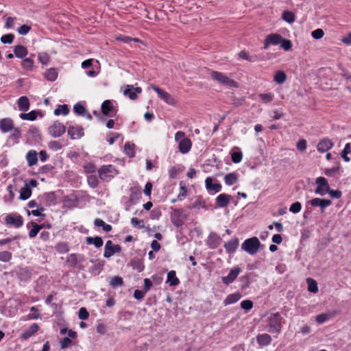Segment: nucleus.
<instances>
[{
	"instance_id": "1",
	"label": "nucleus",
	"mask_w": 351,
	"mask_h": 351,
	"mask_svg": "<svg viewBox=\"0 0 351 351\" xmlns=\"http://www.w3.org/2000/svg\"><path fill=\"white\" fill-rule=\"evenodd\" d=\"M285 319L280 313H271L267 320L268 332L270 333L279 334L281 332Z\"/></svg>"
},
{
	"instance_id": "2",
	"label": "nucleus",
	"mask_w": 351,
	"mask_h": 351,
	"mask_svg": "<svg viewBox=\"0 0 351 351\" xmlns=\"http://www.w3.org/2000/svg\"><path fill=\"white\" fill-rule=\"evenodd\" d=\"M261 246V242L256 237L247 239L241 244V249L250 255L256 254Z\"/></svg>"
},
{
	"instance_id": "3",
	"label": "nucleus",
	"mask_w": 351,
	"mask_h": 351,
	"mask_svg": "<svg viewBox=\"0 0 351 351\" xmlns=\"http://www.w3.org/2000/svg\"><path fill=\"white\" fill-rule=\"evenodd\" d=\"M98 173L101 180H109L117 175L118 171L112 165H103L98 170Z\"/></svg>"
},
{
	"instance_id": "4",
	"label": "nucleus",
	"mask_w": 351,
	"mask_h": 351,
	"mask_svg": "<svg viewBox=\"0 0 351 351\" xmlns=\"http://www.w3.org/2000/svg\"><path fill=\"white\" fill-rule=\"evenodd\" d=\"M210 77L213 80L217 81L219 83L230 86V87H236L237 83L229 78L226 74L218 72V71H212L210 73Z\"/></svg>"
},
{
	"instance_id": "5",
	"label": "nucleus",
	"mask_w": 351,
	"mask_h": 351,
	"mask_svg": "<svg viewBox=\"0 0 351 351\" xmlns=\"http://www.w3.org/2000/svg\"><path fill=\"white\" fill-rule=\"evenodd\" d=\"M315 183L317 185L315 190V193L319 195H324L329 189V184L327 180L324 177H318L316 178Z\"/></svg>"
},
{
	"instance_id": "6",
	"label": "nucleus",
	"mask_w": 351,
	"mask_h": 351,
	"mask_svg": "<svg viewBox=\"0 0 351 351\" xmlns=\"http://www.w3.org/2000/svg\"><path fill=\"white\" fill-rule=\"evenodd\" d=\"M65 126L58 121H55L49 128V133L54 138L60 137L65 132Z\"/></svg>"
},
{
	"instance_id": "7",
	"label": "nucleus",
	"mask_w": 351,
	"mask_h": 351,
	"mask_svg": "<svg viewBox=\"0 0 351 351\" xmlns=\"http://www.w3.org/2000/svg\"><path fill=\"white\" fill-rule=\"evenodd\" d=\"M242 269L240 267L237 266L230 269L227 276H223L221 278V282L226 285H229L232 283L238 276L241 272Z\"/></svg>"
},
{
	"instance_id": "8",
	"label": "nucleus",
	"mask_w": 351,
	"mask_h": 351,
	"mask_svg": "<svg viewBox=\"0 0 351 351\" xmlns=\"http://www.w3.org/2000/svg\"><path fill=\"white\" fill-rule=\"evenodd\" d=\"M149 88L155 90L158 97L163 99L167 104L169 105H173L175 104V99L167 92L153 84L150 85Z\"/></svg>"
},
{
	"instance_id": "9",
	"label": "nucleus",
	"mask_w": 351,
	"mask_h": 351,
	"mask_svg": "<svg viewBox=\"0 0 351 351\" xmlns=\"http://www.w3.org/2000/svg\"><path fill=\"white\" fill-rule=\"evenodd\" d=\"M121 251V247L119 245H113L112 241L108 240L106 241L104 248V256L105 258H110L115 253H119Z\"/></svg>"
},
{
	"instance_id": "10",
	"label": "nucleus",
	"mask_w": 351,
	"mask_h": 351,
	"mask_svg": "<svg viewBox=\"0 0 351 351\" xmlns=\"http://www.w3.org/2000/svg\"><path fill=\"white\" fill-rule=\"evenodd\" d=\"M5 223L10 226L19 228L23 226V219L19 215L9 214L5 217Z\"/></svg>"
},
{
	"instance_id": "11",
	"label": "nucleus",
	"mask_w": 351,
	"mask_h": 351,
	"mask_svg": "<svg viewBox=\"0 0 351 351\" xmlns=\"http://www.w3.org/2000/svg\"><path fill=\"white\" fill-rule=\"evenodd\" d=\"M308 203L314 207H319L321 212L324 213L326 208L332 204V202L327 199H321L319 197L313 198Z\"/></svg>"
},
{
	"instance_id": "12",
	"label": "nucleus",
	"mask_w": 351,
	"mask_h": 351,
	"mask_svg": "<svg viewBox=\"0 0 351 351\" xmlns=\"http://www.w3.org/2000/svg\"><path fill=\"white\" fill-rule=\"evenodd\" d=\"M282 40V37L278 34H269L264 43V49H267L270 45H277L280 43Z\"/></svg>"
},
{
	"instance_id": "13",
	"label": "nucleus",
	"mask_w": 351,
	"mask_h": 351,
	"mask_svg": "<svg viewBox=\"0 0 351 351\" xmlns=\"http://www.w3.org/2000/svg\"><path fill=\"white\" fill-rule=\"evenodd\" d=\"M142 92L141 87L134 88L132 85H127L123 91V94L128 96L130 99L134 100L137 98V94Z\"/></svg>"
},
{
	"instance_id": "14",
	"label": "nucleus",
	"mask_w": 351,
	"mask_h": 351,
	"mask_svg": "<svg viewBox=\"0 0 351 351\" xmlns=\"http://www.w3.org/2000/svg\"><path fill=\"white\" fill-rule=\"evenodd\" d=\"M68 134L71 139H78L84 136V129L81 126H70L68 128Z\"/></svg>"
},
{
	"instance_id": "15",
	"label": "nucleus",
	"mask_w": 351,
	"mask_h": 351,
	"mask_svg": "<svg viewBox=\"0 0 351 351\" xmlns=\"http://www.w3.org/2000/svg\"><path fill=\"white\" fill-rule=\"evenodd\" d=\"M333 145L334 144L330 139L328 138H324L318 143L317 145V149L318 152L321 153H324L328 151L330 149H331L333 147Z\"/></svg>"
},
{
	"instance_id": "16",
	"label": "nucleus",
	"mask_w": 351,
	"mask_h": 351,
	"mask_svg": "<svg viewBox=\"0 0 351 351\" xmlns=\"http://www.w3.org/2000/svg\"><path fill=\"white\" fill-rule=\"evenodd\" d=\"M84 261V256L81 254H71L67 258V263L71 266L80 267Z\"/></svg>"
},
{
	"instance_id": "17",
	"label": "nucleus",
	"mask_w": 351,
	"mask_h": 351,
	"mask_svg": "<svg viewBox=\"0 0 351 351\" xmlns=\"http://www.w3.org/2000/svg\"><path fill=\"white\" fill-rule=\"evenodd\" d=\"M14 128V121L10 118L0 120V129L3 133L9 132Z\"/></svg>"
},
{
	"instance_id": "18",
	"label": "nucleus",
	"mask_w": 351,
	"mask_h": 351,
	"mask_svg": "<svg viewBox=\"0 0 351 351\" xmlns=\"http://www.w3.org/2000/svg\"><path fill=\"white\" fill-rule=\"evenodd\" d=\"M102 113L108 117H113L114 106L110 100H105L101 106Z\"/></svg>"
},
{
	"instance_id": "19",
	"label": "nucleus",
	"mask_w": 351,
	"mask_h": 351,
	"mask_svg": "<svg viewBox=\"0 0 351 351\" xmlns=\"http://www.w3.org/2000/svg\"><path fill=\"white\" fill-rule=\"evenodd\" d=\"M230 199V195L221 193L216 197V203L219 207L223 208L229 204Z\"/></svg>"
},
{
	"instance_id": "20",
	"label": "nucleus",
	"mask_w": 351,
	"mask_h": 351,
	"mask_svg": "<svg viewBox=\"0 0 351 351\" xmlns=\"http://www.w3.org/2000/svg\"><path fill=\"white\" fill-rule=\"evenodd\" d=\"M191 147H192V142L188 138L182 139V141L180 142V143L178 145L179 151L182 154L188 153L191 150Z\"/></svg>"
},
{
	"instance_id": "21",
	"label": "nucleus",
	"mask_w": 351,
	"mask_h": 351,
	"mask_svg": "<svg viewBox=\"0 0 351 351\" xmlns=\"http://www.w3.org/2000/svg\"><path fill=\"white\" fill-rule=\"evenodd\" d=\"M239 246V239L237 238H234L231 239L228 242L224 244V247L226 251L228 254H233L235 252Z\"/></svg>"
},
{
	"instance_id": "22",
	"label": "nucleus",
	"mask_w": 351,
	"mask_h": 351,
	"mask_svg": "<svg viewBox=\"0 0 351 351\" xmlns=\"http://www.w3.org/2000/svg\"><path fill=\"white\" fill-rule=\"evenodd\" d=\"M182 211L175 209L171 216V222L177 227L181 226L184 223V221L180 219Z\"/></svg>"
},
{
	"instance_id": "23",
	"label": "nucleus",
	"mask_w": 351,
	"mask_h": 351,
	"mask_svg": "<svg viewBox=\"0 0 351 351\" xmlns=\"http://www.w3.org/2000/svg\"><path fill=\"white\" fill-rule=\"evenodd\" d=\"M272 339L269 335L267 333L258 335L256 341L260 346H267L269 345Z\"/></svg>"
},
{
	"instance_id": "24",
	"label": "nucleus",
	"mask_w": 351,
	"mask_h": 351,
	"mask_svg": "<svg viewBox=\"0 0 351 351\" xmlns=\"http://www.w3.org/2000/svg\"><path fill=\"white\" fill-rule=\"evenodd\" d=\"M38 325L36 323L32 324L27 329H26L21 335V338L27 339L34 335L38 330Z\"/></svg>"
},
{
	"instance_id": "25",
	"label": "nucleus",
	"mask_w": 351,
	"mask_h": 351,
	"mask_svg": "<svg viewBox=\"0 0 351 351\" xmlns=\"http://www.w3.org/2000/svg\"><path fill=\"white\" fill-rule=\"evenodd\" d=\"M205 184L208 191H213L217 193L221 189V185L219 183H213V179L210 177L206 179Z\"/></svg>"
},
{
	"instance_id": "26",
	"label": "nucleus",
	"mask_w": 351,
	"mask_h": 351,
	"mask_svg": "<svg viewBox=\"0 0 351 351\" xmlns=\"http://www.w3.org/2000/svg\"><path fill=\"white\" fill-rule=\"evenodd\" d=\"M19 110L21 111L26 112L29 109V99L25 96L19 97L17 101Z\"/></svg>"
},
{
	"instance_id": "27",
	"label": "nucleus",
	"mask_w": 351,
	"mask_h": 351,
	"mask_svg": "<svg viewBox=\"0 0 351 351\" xmlns=\"http://www.w3.org/2000/svg\"><path fill=\"white\" fill-rule=\"evenodd\" d=\"M17 302L15 300H9L5 306V311H8L10 316H13L17 313V308H16Z\"/></svg>"
},
{
	"instance_id": "28",
	"label": "nucleus",
	"mask_w": 351,
	"mask_h": 351,
	"mask_svg": "<svg viewBox=\"0 0 351 351\" xmlns=\"http://www.w3.org/2000/svg\"><path fill=\"white\" fill-rule=\"evenodd\" d=\"M26 160L29 167L35 165L38 162L37 152L35 150L29 151L26 155Z\"/></svg>"
},
{
	"instance_id": "29",
	"label": "nucleus",
	"mask_w": 351,
	"mask_h": 351,
	"mask_svg": "<svg viewBox=\"0 0 351 351\" xmlns=\"http://www.w3.org/2000/svg\"><path fill=\"white\" fill-rule=\"evenodd\" d=\"M14 53L18 58H23L27 55V49L25 47L21 45H18L14 48Z\"/></svg>"
},
{
	"instance_id": "30",
	"label": "nucleus",
	"mask_w": 351,
	"mask_h": 351,
	"mask_svg": "<svg viewBox=\"0 0 351 351\" xmlns=\"http://www.w3.org/2000/svg\"><path fill=\"white\" fill-rule=\"evenodd\" d=\"M43 199L45 201V205L50 206L54 205L56 202V197L54 193H47L43 195Z\"/></svg>"
},
{
	"instance_id": "31",
	"label": "nucleus",
	"mask_w": 351,
	"mask_h": 351,
	"mask_svg": "<svg viewBox=\"0 0 351 351\" xmlns=\"http://www.w3.org/2000/svg\"><path fill=\"white\" fill-rule=\"evenodd\" d=\"M86 242L88 245H94L97 248L101 247L104 244L103 239L100 237H86Z\"/></svg>"
},
{
	"instance_id": "32",
	"label": "nucleus",
	"mask_w": 351,
	"mask_h": 351,
	"mask_svg": "<svg viewBox=\"0 0 351 351\" xmlns=\"http://www.w3.org/2000/svg\"><path fill=\"white\" fill-rule=\"evenodd\" d=\"M32 195V190L27 183L22 187L20 191L19 198L22 200H26L30 197Z\"/></svg>"
},
{
	"instance_id": "33",
	"label": "nucleus",
	"mask_w": 351,
	"mask_h": 351,
	"mask_svg": "<svg viewBox=\"0 0 351 351\" xmlns=\"http://www.w3.org/2000/svg\"><path fill=\"white\" fill-rule=\"evenodd\" d=\"M241 294L238 293H232L228 295L226 298L223 301V304L225 306L234 304L239 301L241 298Z\"/></svg>"
},
{
	"instance_id": "34",
	"label": "nucleus",
	"mask_w": 351,
	"mask_h": 351,
	"mask_svg": "<svg viewBox=\"0 0 351 351\" xmlns=\"http://www.w3.org/2000/svg\"><path fill=\"white\" fill-rule=\"evenodd\" d=\"M133 269L141 272L144 269L143 261L140 258H134L130 262Z\"/></svg>"
},
{
	"instance_id": "35",
	"label": "nucleus",
	"mask_w": 351,
	"mask_h": 351,
	"mask_svg": "<svg viewBox=\"0 0 351 351\" xmlns=\"http://www.w3.org/2000/svg\"><path fill=\"white\" fill-rule=\"evenodd\" d=\"M337 312L328 313H322L316 316L315 320L319 324H323L328 321L330 318L332 317Z\"/></svg>"
},
{
	"instance_id": "36",
	"label": "nucleus",
	"mask_w": 351,
	"mask_h": 351,
	"mask_svg": "<svg viewBox=\"0 0 351 351\" xmlns=\"http://www.w3.org/2000/svg\"><path fill=\"white\" fill-rule=\"evenodd\" d=\"M237 180V176L234 173H229L224 177V181L228 186H232L234 184Z\"/></svg>"
},
{
	"instance_id": "37",
	"label": "nucleus",
	"mask_w": 351,
	"mask_h": 351,
	"mask_svg": "<svg viewBox=\"0 0 351 351\" xmlns=\"http://www.w3.org/2000/svg\"><path fill=\"white\" fill-rule=\"evenodd\" d=\"M167 282L169 283L170 286H176L178 285L179 280L176 277V271L173 270H171L168 272L167 274Z\"/></svg>"
},
{
	"instance_id": "38",
	"label": "nucleus",
	"mask_w": 351,
	"mask_h": 351,
	"mask_svg": "<svg viewBox=\"0 0 351 351\" xmlns=\"http://www.w3.org/2000/svg\"><path fill=\"white\" fill-rule=\"evenodd\" d=\"M94 225L96 227H102L103 230L106 232L111 231L112 228V226L106 223L102 219L99 218L95 219Z\"/></svg>"
},
{
	"instance_id": "39",
	"label": "nucleus",
	"mask_w": 351,
	"mask_h": 351,
	"mask_svg": "<svg viewBox=\"0 0 351 351\" xmlns=\"http://www.w3.org/2000/svg\"><path fill=\"white\" fill-rule=\"evenodd\" d=\"M287 79V75L284 71H278L276 73L274 77V80L278 84H283Z\"/></svg>"
},
{
	"instance_id": "40",
	"label": "nucleus",
	"mask_w": 351,
	"mask_h": 351,
	"mask_svg": "<svg viewBox=\"0 0 351 351\" xmlns=\"http://www.w3.org/2000/svg\"><path fill=\"white\" fill-rule=\"evenodd\" d=\"M45 76L48 80L53 82L56 80L58 77V72L56 69L51 68L45 72Z\"/></svg>"
},
{
	"instance_id": "41",
	"label": "nucleus",
	"mask_w": 351,
	"mask_h": 351,
	"mask_svg": "<svg viewBox=\"0 0 351 351\" xmlns=\"http://www.w3.org/2000/svg\"><path fill=\"white\" fill-rule=\"evenodd\" d=\"M69 112V108L67 105H60L54 110V114L58 116L60 114L66 115Z\"/></svg>"
},
{
	"instance_id": "42",
	"label": "nucleus",
	"mask_w": 351,
	"mask_h": 351,
	"mask_svg": "<svg viewBox=\"0 0 351 351\" xmlns=\"http://www.w3.org/2000/svg\"><path fill=\"white\" fill-rule=\"evenodd\" d=\"M38 112L32 110L29 113H21L19 117L23 120L34 121L37 117Z\"/></svg>"
},
{
	"instance_id": "43",
	"label": "nucleus",
	"mask_w": 351,
	"mask_h": 351,
	"mask_svg": "<svg viewBox=\"0 0 351 351\" xmlns=\"http://www.w3.org/2000/svg\"><path fill=\"white\" fill-rule=\"evenodd\" d=\"M31 224H32V228L29 232V237L30 238H34L39 232L40 229L43 228V226L38 225L36 222H32Z\"/></svg>"
},
{
	"instance_id": "44",
	"label": "nucleus",
	"mask_w": 351,
	"mask_h": 351,
	"mask_svg": "<svg viewBox=\"0 0 351 351\" xmlns=\"http://www.w3.org/2000/svg\"><path fill=\"white\" fill-rule=\"evenodd\" d=\"M308 290L311 293H317L318 291L317 284L316 281L312 278H307Z\"/></svg>"
},
{
	"instance_id": "45",
	"label": "nucleus",
	"mask_w": 351,
	"mask_h": 351,
	"mask_svg": "<svg viewBox=\"0 0 351 351\" xmlns=\"http://www.w3.org/2000/svg\"><path fill=\"white\" fill-rule=\"evenodd\" d=\"M351 152V147H350V143H348L346 144L344 149L341 153V157L343 158V160L346 162H349L350 160V158L347 156L348 154Z\"/></svg>"
},
{
	"instance_id": "46",
	"label": "nucleus",
	"mask_w": 351,
	"mask_h": 351,
	"mask_svg": "<svg viewBox=\"0 0 351 351\" xmlns=\"http://www.w3.org/2000/svg\"><path fill=\"white\" fill-rule=\"evenodd\" d=\"M282 18L283 19V20H285V21H287L289 23H292L295 21L294 14L291 12H289V11H285L282 13Z\"/></svg>"
},
{
	"instance_id": "47",
	"label": "nucleus",
	"mask_w": 351,
	"mask_h": 351,
	"mask_svg": "<svg viewBox=\"0 0 351 351\" xmlns=\"http://www.w3.org/2000/svg\"><path fill=\"white\" fill-rule=\"evenodd\" d=\"M134 144H131L128 142L125 144V145H124L125 152L128 156H130V157L134 156Z\"/></svg>"
},
{
	"instance_id": "48",
	"label": "nucleus",
	"mask_w": 351,
	"mask_h": 351,
	"mask_svg": "<svg viewBox=\"0 0 351 351\" xmlns=\"http://www.w3.org/2000/svg\"><path fill=\"white\" fill-rule=\"evenodd\" d=\"M123 284V279H122V278H121L119 276H114V277H113L111 279L110 282V285L112 287H114V288L117 287H120Z\"/></svg>"
},
{
	"instance_id": "49",
	"label": "nucleus",
	"mask_w": 351,
	"mask_h": 351,
	"mask_svg": "<svg viewBox=\"0 0 351 351\" xmlns=\"http://www.w3.org/2000/svg\"><path fill=\"white\" fill-rule=\"evenodd\" d=\"M21 64L24 69L31 70L34 66V60L29 58H27L22 61Z\"/></svg>"
},
{
	"instance_id": "50",
	"label": "nucleus",
	"mask_w": 351,
	"mask_h": 351,
	"mask_svg": "<svg viewBox=\"0 0 351 351\" xmlns=\"http://www.w3.org/2000/svg\"><path fill=\"white\" fill-rule=\"evenodd\" d=\"M73 110L76 114L82 116H84L86 112V108L80 103L74 106Z\"/></svg>"
},
{
	"instance_id": "51",
	"label": "nucleus",
	"mask_w": 351,
	"mask_h": 351,
	"mask_svg": "<svg viewBox=\"0 0 351 351\" xmlns=\"http://www.w3.org/2000/svg\"><path fill=\"white\" fill-rule=\"evenodd\" d=\"M12 257V253L8 251L0 252V261L8 262Z\"/></svg>"
},
{
	"instance_id": "52",
	"label": "nucleus",
	"mask_w": 351,
	"mask_h": 351,
	"mask_svg": "<svg viewBox=\"0 0 351 351\" xmlns=\"http://www.w3.org/2000/svg\"><path fill=\"white\" fill-rule=\"evenodd\" d=\"M87 181L90 186L95 188L98 186L99 181L96 176H89L87 178Z\"/></svg>"
},
{
	"instance_id": "53",
	"label": "nucleus",
	"mask_w": 351,
	"mask_h": 351,
	"mask_svg": "<svg viewBox=\"0 0 351 351\" xmlns=\"http://www.w3.org/2000/svg\"><path fill=\"white\" fill-rule=\"evenodd\" d=\"M261 101L264 103H269L274 99V95L271 93L261 94L259 95Z\"/></svg>"
},
{
	"instance_id": "54",
	"label": "nucleus",
	"mask_w": 351,
	"mask_h": 351,
	"mask_svg": "<svg viewBox=\"0 0 351 351\" xmlns=\"http://www.w3.org/2000/svg\"><path fill=\"white\" fill-rule=\"evenodd\" d=\"M14 38V36L12 34H8L1 37V41L4 44H11Z\"/></svg>"
},
{
	"instance_id": "55",
	"label": "nucleus",
	"mask_w": 351,
	"mask_h": 351,
	"mask_svg": "<svg viewBox=\"0 0 351 351\" xmlns=\"http://www.w3.org/2000/svg\"><path fill=\"white\" fill-rule=\"evenodd\" d=\"M232 160L234 163H239L242 160L243 154L241 152H235L231 154Z\"/></svg>"
},
{
	"instance_id": "56",
	"label": "nucleus",
	"mask_w": 351,
	"mask_h": 351,
	"mask_svg": "<svg viewBox=\"0 0 351 351\" xmlns=\"http://www.w3.org/2000/svg\"><path fill=\"white\" fill-rule=\"evenodd\" d=\"M56 250L60 253H66L69 251V247L66 243L61 242L56 246Z\"/></svg>"
},
{
	"instance_id": "57",
	"label": "nucleus",
	"mask_w": 351,
	"mask_h": 351,
	"mask_svg": "<svg viewBox=\"0 0 351 351\" xmlns=\"http://www.w3.org/2000/svg\"><path fill=\"white\" fill-rule=\"evenodd\" d=\"M10 132H11L10 138L12 139L17 140L21 136V130L19 128L14 127Z\"/></svg>"
},
{
	"instance_id": "58",
	"label": "nucleus",
	"mask_w": 351,
	"mask_h": 351,
	"mask_svg": "<svg viewBox=\"0 0 351 351\" xmlns=\"http://www.w3.org/2000/svg\"><path fill=\"white\" fill-rule=\"evenodd\" d=\"M48 147L49 149L53 151H58L62 149V145L58 141H51L49 143Z\"/></svg>"
},
{
	"instance_id": "59",
	"label": "nucleus",
	"mask_w": 351,
	"mask_h": 351,
	"mask_svg": "<svg viewBox=\"0 0 351 351\" xmlns=\"http://www.w3.org/2000/svg\"><path fill=\"white\" fill-rule=\"evenodd\" d=\"M241 307L246 311H250L253 307V302L251 300H245L241 302Z\"/></svg>"
},
{
	"instance_id": "60",
	"label": "nucleus",
	"mask_w": 351,
	"mask_h": 351,
	"mask_svg": "<svg viewBox=\"0 0 351 351\" xmlns=\"http://www.w3.org/2000/svg\"><path fill=\"white\" fill-rule=\"evenodd\" d=\"M38 58L39 62L43 65H47L49 61V57L46 53H39Z\"/></svg>"
},
{
	"instance_id": "61",
	"label": "nucleus",
	"mask_w": 351,
	"mask_h": 351,
	"mask_svg": "<svg viewBox=\"0 0 351 351\" xmlns=\"http://www.w3.org/2000/svg\"><path fill=\"white\" fill-rule=\"evenodd\" d=\"M301 209L302 205L300 202H296L291 205L289 208V211L293 213H298L301 210Z\"/></svg>"
},
{
	"instance_id": "62",
	"label": "nucleus",
	"mask_w": 351,
	"mask_h": 351,
	"mask_svg": "<svg viewBox=\"0 0 351 351\" xmlns=\"http://www.w3.org/2000/svg\"><path fill=\"white\" fill-rule=\"evenodd\" d=\"M78 317L82 320H86L89 317V313L86 308L82 307L79 310Z\"/></svg>"
},
{
	"instance_id": "63",
	"label": "nucleus",
	"mask_w": 351,
	"mask_h": 351,
	"mask_svg": "<svg viewBox=\"0 0 351 351\" xmlns=\"http://www.w3.org/2000/svg\"><path fill=\"white\" fill-rule=\"evenodd\" d=\"M131 223L134 227H138L139 228H143L145 227L144 221L135 217L132 218Z\"/></svg>"
},
{
	"instance_id": "64",
	"label": "nucleus",
	"mask_w": 351,
	"mask_h": 351,
	"mask_svg": "<svg viewBox=\"0 0 351 351\" xmlns=\"http://www.w3.org/2000/svg\"><path fill=\"white\" fill-rule=\"evenodd\" d=\"M280 46L282 48H283L285 51H289L291 49L292 47V43L289 40L287 39H283L280 42Z\"/></svg>"
}]
</instances>
